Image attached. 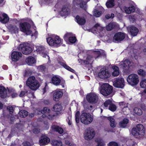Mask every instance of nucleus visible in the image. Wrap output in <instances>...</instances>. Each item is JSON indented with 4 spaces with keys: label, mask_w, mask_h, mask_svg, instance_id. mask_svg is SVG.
I'll return each mask as SVG.
<instances>
[{
    "label": "nucleus",
    "mask_w": 146,
    "mask_h": 146,
    "mask_svg": "<svg viewBox=\"0 0 146 146\" xmlns=\"http://www.w3.org/2000/svg\"><path fill=\"white\" fill-rule=\"evenodd\" d=\"M26 85L31 89L35 90L39 86V83L34 76L29 77L26 82Z\"/></svg>",
    "instance_id": "obj_1"
},
{
    "label": "nucleus",
    "mask_w": 146,
    "mask_h": 146,
    "mask_svg": "<svg viewBox=\"0 0 146 146\" xmlns=\"http://www.w3.org/2000/svg\"><path fill=\"white\" fill-rule=\"evenodd\" d=\"M145 133L144 127L141 124L137 125L136 127L133 128L131 130L132 134L136 137H141L144 135Z\"/></svg>",
    "instance_id": "obj_2"
},
{
    "label": "nucleus",
    "mask_w": 146,
    "mask_h": 146,
    "mask_svg": "<svg viewBox=\"0 0 146 146\" xmlns=\"http://www.w3.org/2000/svg\"><path fill=\"white\" fill-rule=\"evenodd\" d=\"M80 120L81 122L83 124L88 125L93 121V117L89 113L84 112L80 115Z\"/></svg>",
    "instance_id": "obj_3"
},
{
    "label": "nucleus",
    "mask_w": 146,
    "mask_h": 146,
    "mask_svg": "<svg viewBox=\"0 0 146 146\" xmlns=\"http://www.w3.org/2000/svg\"><path fill=\"white\" fill-rule=\"evenodd\" d=\"M100 92L104 96H107L111 94L113 92V87L108 84H104L101 87Z\"/></svg>",
    "instance_id": "obj_4"
},
{
    "label": "nucleus",
    "mask_w": 146,
    "mask_h": 146,
    "mask_svg": "<svg viewBox=\"0 0 146 146\" xmlns=\"http://www.w3.org/2000/svg\"><path fill=\"white\" fill-rule=\"evenodd\" d=\"M127 81L129 84L132 86L136 85L139 82V77L135 74H131L128 77Z\"/></svg>",
    "instance_id": "obj_5"
},
{
    "label": "nucleus",
    "mask_w": 146,
    "mask_h": 146,
    "mask_svg": "<svg viewBox=\"0 0 146 146\" xmlns=\"http://www.w3.org/2000/svg\"><path fill=\"white\" fill-rule=\"evenodd\" d=\"M95 134L94 129L92 127H89L85 130L84 138L87 140H90L94 137Z\"/></svg>",
    "instance_id": "obj_6"
},
{
    "label": "nucleus",
    "mask_w": 146,
    "mask_h": 146,
    "mask_svg": "<svg viewBox=\"0 0 146 146\" xmlns=\"http://www.w3.org/2000/svg\"><path fill=\"white\" fill-rule=\"evenodd\" d=\"M19 49L25 55L29 54L32 51V48L27 46V44L25 43L20 44L19 46Z\"/></svg>",
    "instance_id": "obj_7"
},
{
    "label": "nucleus",
    "mask_w": 146,
    "mask_h": 146,
    "mask_svg": "<svg viewBox=\"0 0 146 146\" xmlns=\"http://www.w3.org/2000/svg\"><path fill=\"white\" fill-rule=\"evenodd\" d=\"M30 25L28 23L24 22L21 23L20 24V29L21 31L26 33L27 35H29L32 33L30 30Z\"/></svg>",
    "instance_id": "obj_8"
},
{
    "label": "nucleus",
    "mask_w": 146,
    "mask_h": 146,
    "mask_svg": "<svg viewBox=\"0 0 146 146\" xmlns=\"http://www.w3.org/2000/svg\"><path fill=\"white\" fill-rule=\"evenodd\" d=\"M86 98L87 100L89 103L92 104L96 103L98 100V96L94 93H90L88 94Z\"/></svg>",
    "instance_id": "obj_9"
},
{
    "label": "nucleus",
    "mask_w": 146,
    "mask_h": 146,
    "mask_svg": "<svg viewBox=\"0 0 146 146\" xmlns=\"http://www.w3.org/2000/svg\"><path fill=\"white\" fill-rule=\"evenodd\" d=\"M125 37V34L122 33L118 32L115 33L113 38V41L116 43H118L122 41Z\"/></svg>",
    "instance_id": "obj_10"
},
{
    "label": "nucleus",
    "mask_w": 146,
    "mask_h": 146,
    "mask_svg": "<svg viewBox=\"0 0 146 146\" xmlns=\"http://www.w3.org/2000/svg\"><path fill=\"white\" fill-rule=\"evenodd\" d=\"M110 74L106 69L101 68L98 74L99 77L102 79L109 78L110 76Z\"/></svg>",
    "instance_id": "obj_11"
},
{
    "label": "nucleus",
    "mask_w": 146,
    "mask_h": 146,
    "mask_svg": "<svg viewBox=\"0 0 146 146\" xmlns=\"http://www.w3.org/2000/svg\"><path fill=\"white\" fill-rule=\"evenodd\" d=\"M124 82L123 78H117L113 82V85L116 88H123L124 86Z\"/></svg>",
    "instance_id": "obj_12"
},
{
    "label": "nucleus",
    "mask_w": 146,
    "mask_h": 146,
    "mask_svg": "<svg viewBox=\"0 0 146 146\" xmlns=\"http://www.w3.org/2000/svg\"><path fill=\"white\" fill-rule=\"evenodd\" d=\"M73 3L74 5H79L81 8L84 9H86V3L83 0H74Z\"/></svg>",
    "instance_id": "obj_13"
},
{
    "label": "nucleus",
    "mask_w": 146,
    "mask_h": 146,
    "mask_svg": "<svg viewBox=\"0 0 146 146\" xmlns=\"http://www.w3.org/2000/svg\"><path fill=\"white\" fill-rule=\"evenodd\" d=\"M22 56V54L21 53L17 51L13 52L11 55L12 60L14 61H17L19 60V58Z\"/></svg>",
    "instance_id": "obj_14"
},
{
    "label": "nucleus",
    "mask_w": 146,
    "mask_h": 146,
    "mask_svg": "<svg viewBox=\"0 0 146 146\" xmlns=\"http://www.w3.org/2000/svg\"><path fill=\"white\" fill-rule=\"evenodd\" d=\"M50 141V139L46 136L42 135L41 139L39 140L40 144L41 145H45L47 144Z\"/></svg>",
    "instance_id": "obj_15"
},
{
    "label": "nucleus",
    "mask_w": 146,
    "mask_h": 146,
    "mask_svg": "<svg viewBox=\"0 0 146 146\" xmlns=\"http://www.w3.org/2000/svg\"><path fill=\"white\" fill-rule=\"evenodd\" d=\"M52 83L56 86H58L60 84H63L62 82L61 81L60 79L56 76H53L51 79Z\"/></svg>",
    "instance_id": "obj_16"
},
{
    "label": "nucleus",
    "mask_w": 146,
    "mask_h": 146,
    "mask_svg": "<svg viewBox=\"0 0 146 146\" xmlns=\"http://www.w3.org/2000/svg\"><path fill=\"white\" fill-rule=\"evenodd\" d=\"M128 31H129L131 35L133 36H136L139 32L138 29L134 26L131 27L128 29Z\"/></svg>",
    "instance_id": "obj_17"
},
{
    "label": "nucleus",
    "mask_w": 146,
    "mask_h": 146,
    "mask_svg": "<svg viewBox=\"0 0 146 146\" xmlns=\"http://www.w3.org/2000/svg\"><path fill=\"white\" fill-rule=\"evenodd\" d=\"M63 93L61 91L56 90L53 93V99L55 101H57L58 99L61 97Z\"/></svg>",
    "instance_id": "obj_18"
},
{
    "label": "nucleus",
    "mask_w": 146,
    "mask_h": 146,
    "mask_svg": "<svg viewBox=\"0 0 146 146\" xmlns=\"http://www.w3.org/2000/svg\"><path fill=\"white\" fill-rule=\"evenodd\" d=\"M0 96L2 98H5L7 96V90L3 86H0Z\"/></svg>",
    "instance_id": "obj_19"
},
{
    "label": "nucleus",
    "mask_w": 146,
    "mask_h": 146,
    "mask_svg": "<svg viewBox=\"0 0 146 146\" xmlns=\"http://www.w3.org/2000/svg\"><path fill=\"white\" fill-rule=\"evenodd\" d=\"M93 61V57L90 55H87L84 58L83 62L85 64H91Z\"/></svg>",
    "instance_id": "obj_20"
},
{
    "label": "nucleus",
    "mask_w": 146,
    "mask_h": 146,
    "mask_svg": "<svg viewBox=\"0 0 146 146\" xmlns=\"http://www.w3.org/2000/svg\"><path fill=\"white\" fill-rule=\"evenodd\" d=\"M130 64V61L128 59H126L120 63L119 66H123L124 69H128L129 67Z\"/></svg>",
    "instance_id": "obj_21"
},
{
    "label": "nucleus",
    "mask_w": 146,
    "mask_h": 146,
    "mask_svg": "<svg viewBox=\"0 0 146 146\" xmlns=\"http://www.w3.org/2000/svg\"><path fill=\"white\" fill-rule=\"evenodd\" d=\"M77 23L80 25H84L86 23V21L84 17H81L77 15L76 17Z\"/></svg>",
    "instance_id": "obj_22"
},
{
    "label": "nucleus",
    "mask_w": 146,
    "mask_h": 146,
    "mask_svg": "<svg viewBox=\"0 0 146 146\" xmlns=\"http://www.w3.org/2000/svg\"><path fill=\"white\" fill-rule=\"evenodd\" d=\"M26 62L28 65H32L36 63V60L33 57L29 56L26 59Z\"/></svg>",
    "instance_id": "obj_23"
},
{
    "label": "nucleus",
    "mask_w": 146,
    "mask_h": 146,
    "mask_svg": "<svg viewBox=\"0 0 146 146\" xmlns=\"http://www.w3.org/2000/svg\"><path fill=\"white\" fill-rule=\"evenodd\" d=\"M52 129L55 131H56L61 134L63 133L64 131L63 129L61 127L55 125H52Z\"/></svg>",
    "instance_id": "obj_24"
},
{
    "label": "nucleus",
    "mask_w": 146,
    "mask_h": 146,
    "mask_svg": "<svg viewBox=\"0 0 146 146\" xmlns=\"http://www.w3.org/2000/svg\"><path fill=\"white\" fill-rule=\"evenodd\" d=\"M9 18L7 15L3 13L2 15V17H0V21L2 23H5L7 22L9 20Z\"/></svg>",
    "instance_id": "obj_25"
},
{
    "label": "nucleus",
    "mask_w": 146,
    "mask_h": 146,
    "mask_svg": "<svg viewBox=\"0 0 146 146\" xmlns=\"http://www.w3.org/2000/svg\"><path fill=\"white\" fill-rule=\"evenodd\" d=\"M124 9L126 13L130 14L134 11L135 8L134 6H131L129 7H125Z\"/></svg>",
    "instance_id": "obj_26"
},
{
    "label": "nucleus",
    "mask_w": 146,
    "mask_h": 146,
    "mask_svg": "<svg viewBox=\"0 0 146 146\" xmlns=\"http://www.w3.org/2000/svg\"><path fill=\"white\" fill-rule=\"evenodd\" d=\"M95 141L97 143L96 146H105V143L101 138L96 139Z\"/></svg>",
    "instance_id": "obj_27"
},
{
    "label": "nucleus",
    "mask_w": 146,
    "mask_h": 146,
    "mask_svg": "<svg viewBox=\"0 0 146 146\" xmlns=\"http://www.w3.org/2000/svg\"><path fill=\"white\" fill-rule=\"evenodd\" d=\"M112 68L113 70L112 74V76H117L119 74L118 67L116 66H114L112 67Z\"/></svg>",
    "instance_id": "obj_28"
},
{
    "label": "nucleus",
    "mask_w": 146,
    "mask_h": 146,
    "mask_svg": "<svg viewBox=\"0 0 146 146\" xmlns=\"http://www.w3.org/2000/svg\"><path fill=\"white\" fill-rule=\"evenodd\" d=\"M53 146H62V143L60 141L54 140L50 142Z\"/></svg>",
    "instance_id": "obj_29"
},
{
    "label": "nucleus",
    "mask_w": 146,
    "mask_h": 146,
    "mask_svg": "<svg viewBox=\"0 0 146 146\" xmlns=\"http://www.w3.org/2000/svg\"><path fill=\"white\" fill-rule=\"evenodd\" d=\"M129 122V120L125 118L123 121L120 122L119 123L120 126L124 128L127 126V124Z\"/></svg>",
    "instance_id": "obj_30"
},
{
    "label": "nucleus",
    "mask_w": 146,
    "mask_h": 146,
    "mask_svg": "<svg viewBox=\"0 0 146 146\" xmlns=\"http://www.w3.org/2000/svg\"><path fill=\"white\" fill-rule=\"evenodd\" d=\"M93 29L95 31H98L99 30L100 31L99 32V33L100 34L101 33L105 32V30L104 29L100 27L98 24H96L93 28Z\"/></svg>",
    "instance_id": "obj_31"
},
{
    "label": "nucleus",
    "mask_w": 146,
    "mask_h": 146,
    "mask_svg": "<svg viewBox=\"0 0 146 146\" xmlns=\"http://www.w3.org/2000/svg\"><path fill=\"white\" fill-rule=\"evenodd\" d=\"M58 63L60 64L63 66L65 68L67 69L69 71H70V72H72L73 73H74L75 72V71L73 69L71 68L69 66H67L64 63L62 62H59Z\"/></svg>",
    "instance_id": "obj_32"
},
{
    "label": "nucleus",
    "mask_w": 146,
    "mask_h": 146,
    "mask_svg": "<svg viewBox=\"0 0 146 146\" xmlns=\"http://www.w3.org/2000/svg\"><path fill=\"white\" fill-rule=\"evenodd\" d=\"M53 109L55 111L59 112L62 110V107L60 104H57L54 106Z\"/></svg>",
    "instance_id": "obj_33"
},
{
    "label": "nucleus",
    "mask_w": 146,
    "mask_h": 146,
    "mask_svg": "<svg viewBox=\"0 0 146 146\" xmlns=\"http://www.w3.org/2000/svg\"><path fill=\"white\" fill-rule=\"evenodd\" d=\"M19 115L20 117L24 118L28 115V112L26 110H22L19 112Z\"/></svg>",
    "instance_id": "obj_34"
},
{
    "label": "nucleus",
    "mask_w": 146,
    "mask_h": 146,
    "mask_svg": "<svg viewBox=\"0 0 146 146\" xmlns=\"http://www.w3.org/2000/svg\"><path fill=\"white\" fill-rule=\"evenodd\" d=\"M68 9L66 7L64 6L62 8V10L60 12V14L62 16H63L68 14Z\"/></svg>",
    "instance_id": "obj_35"
},
{
    "label": "nucleus",
    "mask_w": 146,
    "mask_h": 146,
    "mask_svg": "<svg viewBox=\"0 0 146 146\" xmlns=\"http://www.w3.org/2000/svg\"><path fill=\"white\" fill-rule=\"evenodd\" d=\"M108 119L110 121L111 126L113 128L115 127L116 123L114 119L111 117H108Z\"/></svg>",
    "instance_id": "obj_36"
},
{
    "label": "nucleus",
    "mask_w": 146,
    "mask_h": 146,
    "mask_svg": "<svg viewBox=\"0 0 146 146\" xmlns=\"http://www.w3.org/2000/svg\"><path fill=\"white\" fill-rule=\"evenodd\" d=\"M116 25L114 23H110L106 27V29L108 31H110L114 28Z\"/></svg>",
    "instance_id": "obj_37"
},
{
    "label": "nucleus",
    "mask_w": 146,
    "mask_h": 146,
    "mask_svg": "<svg viewBox=\"0 0 146 146\" xmlns=\"http://www.w3.org/2000/svg\"><path fill=\"white\" fill-rule=\"evenodd\" d=\"M108 8H111L113 7L115 5L114 0H108L106 4Z\"/></svg>",
    "instance_id": "obj_38"
},
{
    "label": "nucleus",
    "mask_w": 146,
    "mask_h": 146,
    "mask_svg": "<svg viewBox=\"0 0 146 146\" xmlns=\"http://www.w3.org/2000/svg\"><path fill=\"white\" fill-rule=\"evenodd\" d=\"M48 44L51 46H54L55 44L53 37H49L46 38Z\"/></svg>",
    "instance_id": "obj_39"
},
{
    "label": "nucleus",
    "mask_w": 146,
    "mask_h": 146,
    "mask_svg": "<svg viewBox=\"0 0 146 146\" xmlns=\"http://www.w3.org/2000/svg\"><path fill=\"white\" fill-rule=\"evenodd\" d=\"M134 112L138 115H141L142 113L141 110L138 108H135L133 110Z\"/></svg>",
    "instance_id": "obj_40"
},
{
    "label": "nucleus",
    "mask_w": 146,
    "mask_h": 146,
    "mask_svg": "<svg viewBox=\"0 0 146 146\" xmlns=\"http://www.w3.org/2000/svg\"><path fill=\"white\" fill-rule=\"evenodd\" d=\"M37 51L38 52H39L40 53H41L42 52L45 51V48L44 46H37L36 47Z\"/></svg>",
    "instance_id": "obj_41"
},
{
    "label": "nucleus",
    "mask_w": 146,
    "mask_h": 146,
    "mask_svg": "<svg viewBox=\"0 0 146 146\" xmlns=\"http://www.w3.org/2000/svg\"><path fill=\"white\" fill-rule=\"evenodd\" d=\"M55 44H59L61 42V39L58 36H56L53 37Z\"/></svg>",
    "instance_id": "obj_42"
},
{
    "label": "nucleus",
    "mask_w": 146,
    "mask_h": 146,
    "mask_svg": "<svg viewBox=\"0 0 146 146\" xmlns=\"http://www.w3.org/2000/svg\"><path fill=\"white\" fill-rule=\"evenodd\" d=\"M50 111L49 109L47 107L44 108L41 111V113L42 114H49L48 113Z\"/></svg>",
    "instance_id": "obj_43"
},
{
    "label": "nucleus",
    "mask_w": 146,
    "mask_h": 146,
    "mask_svg": "<svg viewBox=\"0 0 146 146\" xmlns=\"http://www.w3.org/2000/svg\"><path fill=\"white\" fill-rule=\"evenodd\" d=\"M138 73L139 75L142 76H145L146 75V72L142 69L138 70Z\"/></svg>",
    "instance_id": "obj_44"
},
{
    "label": "nucleus",
    "mask_w": 146,
    "mask_h": 146,
    "mask_svg": "<svg viewBox=\"0 0 146 146\" xmlns=\"http://www.w3.org/2000/svg\"><path fill=\"white\" fill-rule=\"evenodd\" d=\"M119 105L121 108H122L123 111H124L125 109L127 107L126 104H125L123 102H121L119 103Z\"/></svg>",
    "instance_id": "obj_45"
},
{
    "label": "nucleus",
    "mask_w": 146,
    "mask_h": 146,
    "mask_svg": "<svg viewBox=\"0 0 146 146\" xmlns=\"http://www.w3.org/2000/svg\"><path fill=\"white\" fill-rule=\"evenodd\" d=\"M141 87L145 88H146V79L142 80L140 83Z\"/></svg>",
    "instance_id": "obj_46"
},
{
    "label": "nucleus",
    "mask_w": 146,
    "mask_h": 146,
    "mask_svg": "<svg viewBox=\"0 0 146 146\" xmlns=\"http://www.w3.org/2000/svg\"><path fill=\"white\" fill-rule=\"evenodd\" d=\"M101 14L102 12L101 11H99L96 10H94V15L96 17H100Z\"/></svg>",
    "instance_id": "obj_47"
},
{
    "label": "nucleus",
    "mask_w": 146,
    "mask_h": 146,
    "mask_svg": "<svg viewBox=\"0 0 146 146\" xmlns=\"http://www.w3.org/2000/svg\"><path fill=\"white\" fill-rule=\"evenodd\" d=\"M72 36V35L71 33H67L64 36V38L65 40L67 41L68 40V39L69 40L70 38Z\"/></svg>",
    "instance_id": "obj_48"
},
{
    "label": "nucleus",
    "mask_w": 146,
    "mask_h": 146,
    "mask_svg": "<svg viewBox=\"0 0 146 146\" xmlns=\"http://www.w3.org/2000/svg\"><path fill=\"white\" fill-rule=\"evenodd\" d=\"M116 109V106L112 103L109 106V109L112 111H115Z\"/></svg>",
    "instance_id": "obj_49"
},
{
    "label": "nucleus",
    "mask_w": 146,
    "mask_h": 146,
    "mask_svg": "<svg viewBox=\"0 0 146 146\" xmlns=\"http://www.w3.org/2000/svg\"><path fill=\"white\" fill-rule=\"evenodd\" d=\"M76 122L78 123L79 122L80 112L77 111L75 115Z\"/></svg>",
    "instance_id": "obj_50"
},
{
    "label": "nucleus",
    "mask_w": 146,
    "mask_h": 146,
    "mask_svg": "<svg viewBox=\"0 0 146 146\" xmlns=\"http://www.w3.org/2000/svg\"><path fill=\"white\" fill-rule=\"evenodd\" d=\"M10 29L11 31H13L15 33L17 32L18 31V28L15 25H11Z\"/></svg>",
    "instance_id": "obj_51"
},
{
    "label": "nucleus",
    "mask_w": 146,
    "mask_h": 146,
    "mask_svg": "<svg viewBox=\"0 0 146 146\" xmlns=\"http://www.w3.org/2000/svg\"><path fill=\"white\" fill-rule=\"evenodd\" d=\"M95 53L98 55V57L100 56V55L102 54V55H104V51L102 50H101L100 51H94Z\"/></svg>",
    "instance_id": "obj_52"
},
{
    "label": "nucleus",
    "mask_w": 146,
    "mask_h": 146,
    "mask_svg": "<svg viewBox=\"0 0 146 146\" xmlns=\"http://www.w3.org/2000/svg\"><path fill=\"white\" fill-rule=\"evenodd\" d=\"M76 39L75 37H73L71 36V37L69 39V41L71 43H74L76 42Z\"/></svg>",
    "instance_id": "obj_53"
},
{
    "label": "nucleus",
    "mask_w": 146,
    "mask_h": 146,
    "mask_svg": "<svg viewBox=\"0 0 146 146\" xmlns=\"http://www.w3.org/2000/svg\"><path fill=\"white\" fill-rule=\"evenodd\" d=\"M43 115H42V117H47L48 119H52L55 116L54 115H51L50 114H46Z\"/></svg>",
    "instance_id": "obj_54"
},
{
    "label": "nucleus",
    "mask_w": 146,
    "mask_h": 146,
    "mask_svg": "<svg viewBox=\"0 0 146 146\" xmlns=\"http://www.w3.org/2000/svg\"><path fill=\"white\" fill-rule=\"evenodd\" d=\"M7 110L9 112L10 114H11L13 112V108L11 106H8L7 108Z\"/></svg>",
    "instance_id": "obj_55"
},
{
    "label": "nucleus",
    "mask_w": 146,
    "mask_h": 146,
    "mask_svg": "<svg viewBox=\"0 0 146 146\" xmlns=\"http://www.w3.org/2000/svg\"><path fill=\"white\" fill-rule=\"evenodd\" d=\"M112 103V101L110 100L106 101L104 103V105L105 107H107L108 105H110Z\"/></svg>",
    "instance_id": "obj_56"
},
{
    "label": "nucleus",
    "mask_w": 146,
    "mask_h": 146,
    "mask_svg": "<svg viewBox=\"0 0 146 146\" xmlns=\"http://www.w3.org/2000/svg\"><path fill=\"white\" fill-rule=\"evenodd\" d=\"M38 68L39 70L44 71L46 69V67L44 65H41L38 66Z\"/></svg>",
    "instance_id": "obj_57"
},
{
    "label": "nucleus",
    "mask_w": 146,
    "mask_h": 146,
    "mask_svg": "<svg viewBox=\"0 0 146 146\" xmlns=\"http://www.w3.org/2000/svg\"><path fill=\"white\" fill-rule=\"evenodd\" d=\"M109 146H118L117 143L113 142H111L109 144Z\"/></svg>",
    "instance_id": "obj_58"
},
{
    "label": "nucleus",
    "mask_w": 146,
    "mask_h": 146,
    "mask_svg": "<svg viewBox=\"0 0 146 146\" xmlns=\"http://www.w3.org/2000/svg\"><path fill=\"white\" fill-rule=\"evenodd\" d=\"M23 145L24 146H31V143L29 142H23Z\"/></svg>",
    "instance_id": "obj_59"
},
{
    "label": "nucleus",
    "mask_w": 146,
    "mask_h": 146,
    "mask_svg": "<svg viewBox=\"0 0 146 146\" xmlns=\"http://www.w3.org/2000/svg\"><path fill=\"white\" fill-rule=\"evenodd\" d=\"M33 132L35 133H37L39 132V130L38 128H35L33 130Z\"/></svg>",
    "instance_id": "obj_60"
},
{
    "label": "nucleus",
    "mask_w": 146,
    "mask_h": 146,
    "mask_svg": "<svg viewBox=\"0 0 146 146\" xmlns=\"http://www.w3.org/2000/svg\"><path fill=\"white\" fill-rule=\"evenodd\" d=\"M41 54H42V56L44 57H47L48 58L49 57L46 54L44 53V51L42 52Z\"/></svg>",
    "instance_id": "obj_61"
},
{
    "label": "nucleus",
    "mask_w": 146,
    "mask_h": 146,
    "mask_svg": "<svg viewBox=\"0 0 146 146\" xmlns=\"http://www.w3.org/2000/svg\"><path fill=\"white\" fill-rule=\"evenodd\" d=\"M71 120V117H68V119L67 120V121H68V124L69 125H70L71 124V122L70 121Z\"/></svg>",
    "instance_id": "obj_62"
},
{
    "label": "nucleus",
    "mask_w": 146,
    "mask_h": 146,
    "mask_svg": "<svg viewBox=\"0 0 146 146\" xmlns=\"http://www.w3.org/2000/svg\"><path fill=\"white\" fill-rule=\"evenodd\" d=\"M26 92L24 91H22L21 92L19 95V96L20 97H22L24 96Z\"/></svg>",
    "instance_id": "obj_63"
},
{
    "label": "nucleus",
    "mask_w": 146,
    "mask_h": 146,
    "mask_svg": "<svg viewBox=\"0 0 146 146\" xmlns=\"http://www.w3.org/2000/svg\"><path fill=\"white\" fill-rule=\"evenodd\" d=\"M44 104L46 105H48L50 103L49 101L48 100H46L44 101Z\"/></svg>",
    "instance_id": "obj_64"
}]
</instances>
